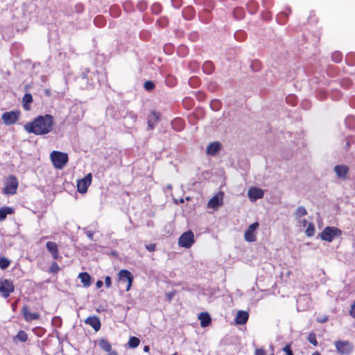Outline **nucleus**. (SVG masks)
<instances>
[{
	"label": "nucleus",
	"instance_id": "1",
	"mask_svg": "<svg viewBox=\"0 0 355 355\" xmlns=\"http://www.w3.org/2000/svg\"><path fill=\"white\" fill-rule=\"evenodd\" d=\"M53 125V117L50 114H45L44 116H37L32 122L26 123L24 128L29 133L42 135L51 132Z\"/></svg>",
	"mask_w": 355,
	"mask_h": 355
},
{
	"label": "nucleus",
	"instance_id": "2",
	"mask_svg": "<svg viewBox=\"0 0 355 355\" xmlns=\"http://www.w3.org/2000/svg\"><path fill=\"white\" fill-rule=\"evenodd\" d=\"M51 159L55 168L62 169L68 162L67 153L54 150L51 153Z\"/></svg>",
	"mask_w": 355,
	"mask_h": 355
},
{
	"label": "nucleus",
	"instance_id": "3",
	"mask_svg": "<svg viewBox=\"0 0 355 355\" xmlns=\"http://www.w3.org/2000/svg\"><path fill=\"white\" fill-rule=\"evenodd\" d=\"M334 345L336 352L340 355H349L354 350L353 344L348 340H336Z\"/></svg>",
	"mask_w": 355,
	"mask_h": 355
},
{
	"label": "nucleus",
	"instance_id": "4",
	"mask_svg": "<svg viewBox=\"0 0 355 355\" xmlns=\"http://www.w3.org/2000/svg\"><path fill=\"white\" fill-rule=\"evenodd\" d=\"M342 232L337 227H327L320 234V238L323 241L331 242L334 237L341 235Z\"/></svg>",
	"mask_w": 355,
	"mask_h": 355
},
{
	"label": "nucleus",
	"instance_id": "5",
	"mask_svg": "<svg viewBox=\"0 0 355 355\" xmlns=\"http://www.w3.org/2000/svg\"><path fill=\"white\" fill-rule=\"evenodd\" d=\"M194 242V234L191 230L184 232L178 239V245L185 248H190Z\"/></svg>",
	"mask_w": 355,
	"mask_h": 355
},
{
	"label": "nucleus",
	"instance_id": "6",
	"mask_svg": "<svg viewBox=\"0 0 355 355\" xmlns=\"http://www.w3.org/2000/svg\"><path fill=\"white\" fill-rule=\"evenodd\" d=\"M18 187V181L14 176H9L5 182V187L3 189V193L6 195H13L16 193Z\"/></svg>",
	"mask_w": 355,
	"mask_h": 355
},
{
	"label": "nucleus",
	"instance_id": "7",
	"mask_svg": "<svg viewBox=\"0 0 355 355\" xmlns=\"http://www.w3.org/2000/svg\"><path fill=\"white\" fill-rule=\"evenodd\" d=\"M14 291L15 286L11 280L6 279L0 280V293L4 298L8 297Z\"/></svg>",
	"mask_w": 355,
	"mask_h": 355
},
{
	"label": "nucleus",
	"instance_id": "8",
	"mask_svg": "<svg viewBox=\"0 0 355 355\" xmlns=\"http://www.w3.org/2000/svg\"><path fill=\"white\" fill-rule=\"evenodd\" d=\"M259 224L255 222L251 224L244 233V239L248 242H254L257 239L256 230L258 229Z\"/></svg>",
	"mask_w": 355,
	"mask_h": 355
},
{
	"label": "nucleus",
	"instance_id": "9",
	"mask_svg": "<svg viewBox=\"0 0 355 355\" xmlns=\"http://www.w3.org/2000/svg\"><path fill=\"white\" fill-rule=\"evenodd\" d=\"M92 178V174L88 173L84 178L78 181L77 190L79 193H86L88 187L91 184Z\"/></svg>",
	"mask_w": 355,
	"mask_h": 355
},
{
	"label": "nucleus",
	"instance_id": "10",
	"mask_svg": "<svg viewBox=\"0 0 355 355\" xmlns=\"http://www.w3.org/2000/svg\"><path fill=\"white\" fill-rule=\"evenodd\" d=\"M264 191L259 187H252L248 191V196L251 202H255L263 197Z\"/></svg>",
	"mask_w": 355,
	"mask_h": 355
},
{
	"label": "nucleus",
	"instance_id": "11",
	"mask_svg": "<svg viewBox=\"0 0 355 355\" xmlns=\"http://www.w3.org/2000/svg\"><path fill=\"white\" fill-rule=\"evenodd\" d=\"M19 116V112L11 111L6 112L2 114L1 119L6 125H11L15 123Z\"/></svg>",
	"mask_w": 355,
	"mask_h": 355
},
{
	"label": "nucleus",
	"instance_id": "12",
	"mask_svg": "<svg viewBox=\"0 0 355 355\" xmlns=\"http://www.w3.org/2000/svg\"><path fill=\"white\" fill-rule=\"evenodd\" d=\"M119 277L121 281L128 283L126 291H128L132 284L134 279L133 275L127 270H121L119 272Z\"/></svg>",
	"mask_w": 355,
	"mask_h": 355
},
{
	"label": "nucleus",
	"instance_id": "13",
	"mask_svg": "<svg viewBox=\"0 0 355 355\" xmlns=\"http://www.w3.org/2000/svg\"><path fill=\"white\" fill-rule=\"evenodd\" d=\"M223 198V193L220 192L217 195L212 197L207 203V207L211 209H216L218 207L222 205Z\"/></svg>",
	"mask_w": 355,
	"mask_h": 355
},
{
	"label": "nucleus",
	"instance_id": "14",
	"mask_svg": "<svg viewBox=\"0 0 355 355\" xmlns=\"http://www.w3.org/2000/svg\"><path fill=\"white\" fill-rule=\"evenodd\" d=\"M85 323L92 327L93 329L98 331L101 329V322L97 316H90L85 320Z\"/></svg>",
	"mask_w": 355,
	"mask_h": 355
},
{
	"label": "nucleus",
	"instance_id": "15",
	"mask_svg": "<svg viewBox=\"0 0 355 355\" xmlns=\"http://www.w3.org/2000/svg\"><path fill=\"white\" fill-rule=\"evenodd\" d=\"M249 318V314L245 311H239L235 318V322L237 324H245Z\"/></svg>",
	"mask_w": 355,
	"mask_h": 355
},
{
	"label": "nucleus",
	"instance_id": "16",
	"mask_svg": "<svg viewBox=\"0 0 355 355\" xmlns=\"http://www.w3.org/2000/svg\"><path fill=\"white\" fill-rule=\"evenodd\" d=\"M348 170V167L345 165H338L334 167V171L337 177L342 179H346Z\"/></svg>",
	"mask_w": 355,
	"mask_h": 355
},
{
	"label": "nucleus",
	"instance_id": "17",
	"mask_svg": "<svg viewBox=\"0 0 355 355\" xmlns=\"http://www.w3.org/2000/svg\"><path fill=\"white\" fill-rule=\"evenodd\" d=\"M46 248L48 251L51 254L53 259H57L59 257L58 245L55 242H47Z\"/></svg>",
	"mask_w": 355,
	"mask_h": 355
},
{
	"label": "nucleus",
	"instance_id": "18",
	"mask_svg": "<svg viewBox=\"0 0 355 355\" xmlns=\"http://www.w3.org/2000/svg\"><path fill=\"white\" fill-rule=\"evenodd\" d=\"M23 315L26 320L31 321L39 318L40 315L37 313H31L27 306L23 308Z\"/></svg>",
	"mask_w": 355,
	"mask_h": 355
},
{
	"label": "nucleus",
	"instance_id": "19",
	"mask_svg": "<svg viewBox=\"0 0 355 355\" xmlns=\"http://www.w3.org/2000/svg\"><path fill=\"white\" fill-rule=\"evenodd\" d=\"M202 327H206L211 323L210 315L207 313H200L198 315Z\"/></svg>",
	"mask_w": 355,
	"mask_h": 355
},
{
	"label": "nucleus",
	"instance_id": "20",
	"mask_svg": "<svg viewBox=\"0 0 355 355\" xmlns=\"http://www.w3.org/2000/svg\"><path fill=\"white\" fill-rule=\"evenodd\" d=\"M159 118V114L154 112L151 114L150 116L148 117V127L149 129L152 130L153 129L155 123L158 121Z\"/></svg>",
	"mask_w": 355,
	"mask_h": 355
},
{
	"label": "nucleus",
	"instance_id": "21",
	"mask_svg": "<svg viewBox=\"0 0 355 355\" xmlns=\"http://www.w3.org/2000/svg\"><path fill=\"white\" fill-rule=\"evenodd\" d=\"M220 148V144L214 142L210 144L207 148V153L210 155H214Z\"/></svg>",
	"mask_w": 355,
	"mask_h": 355
},
{
	"label": "nucleus",
	"instance_id": "22",
	"mask_svg": "<svg viewBox=\"0 0 355 355\" xmlns=\"http://www.w3.org/2000/svg\"><path fill=\"white\" fill-rule=\"evenodd\" d=\"M78 277L80 279L81 282L83 283V284L85 287H88L90 286L91 277L87 272H81L79 274Z\"/></svg>",
	"mask_w": 355,
	"mask_h": 355
},
{
	"label": "nucleus",
	"instance_id": "23",
	"mask_svg": "<svg viewBox=\"0 0 355 355\" xmlns=\"http://www.w3.org/2000/svg\"><path fill=\"white\" fill-rule=\"evenodd\" d=\"M14 213V209L11 207H4L0 209V220L6 219L8 214Z\"/></svg>",
	"mask_w": 355,
	"mask_h": 355
},
{
	"label": "nucleus",
	"instance_id": "24",
	"mask_svg": "<svg viewBox=\"0 0 355 355\" xmlns=\"http://www.w3.org/2000/svg\"><path fill=\"white\" fill-rule=\"evenodd\" d=\"M98 345L105 352H110L112 349L111 344L106 339H100L98 341Z\"/></svg>",
	"mask_w": 355,
	"mask_h": 355
},
{
	"label": "nucleus",
	"instance_id": "25",
	"mask_svg": "<svg viewBox=\"0 0 355 355\" xmlns=\"http://www.w3.org/2000/svg\"><path fill=\"white\" fill-rule=\"evenodd\" d=\"M307 214L306 209L303 206L298 207L294 213L295 217L298 219Z\"/></svg>",
	"mask_w": 355,
	"mask_h": 355
},
{
	"label": "nucleus",
	"instance_id": "26",
	"mask_svg": "<svg viewBox=\"0 0 355 355\" xmlns=\"http://www.w3.org/2000/svg\"><path fill=\"white\" fill-rule=\"evenodd\" d=\"M137 116L133 114H128L124 117L125 124L126 125H131L134 124L137 121Z\"/></svg>",
	"mask_w": 355,
	"mask_h": 355
},
{
	"label": "nucleus",
	"instance_id": "27",
	"mask_svg": "<svg viewBox=\"0 0 355 355\" xmlns=\"http://www.w3.org/2000/svg\"><path fill=\"white\" fill-rule=\"evenodd\" d=\"M23 105L25 110H28L29 106L28 104L31 103L33 101V97L30 94H26L23 97Z\"/></svg>",
	"mask_w": 355,
	"mask_h": 355
},
{
	"label": "nucleus",
	"instance_id": "28",
	"mask_svg": "<svg viewBox=\"0 0 355 355\" xmlns=\"http://www.w3.org/2000/svg\"><path fill=\"white\" fill-rule=\"evenodd\" d=\"M140 343V340L138 338L132 336L130 338L128 345L130 348H135L139 346Z\"/></svg>",
	"mask_w": 355,
	"mask_h": 355
},
{
	"label": "nucleus",
	"instance_id": "29",
	"mask_svg": "<svg viewBox=\"0 0 355 355\" xmlns=\"http://www.w3.org/2000/svg\"><path fill=\"white\" fill-rule=\"evenodd\" d=\"M16 338L21 342H26L27 340V334L24 331H19L16 336Z\"/></svg>",
	"mask_w": 355,
	"mask_h": 355
},
{
	"label": "nucleus",
	"instance_id": "30",
	"mask_svg": "<svg viewBox=\"0 0 355 355\" xmlns=\"http://www.w3.org/2000/svg\"><path fill=\"white\" fill-rule=\"evenodd\" d=\"M10 263V261L8 259L4 257L0 258V268L1 269L4 270L7 268L9 266Z\"/></svg>",
	"mask_w": 355,
	"mask_h": 355
},
{
	"label": "nucleus",
	"instance_id": "31",
	"mask_svg": "<svg viewBox=\"0 0 355 355\" xmlns=\"http://www.w3.org/2000/svg\"><path fill=\"white\" fill-rule=\"evenodd\" d=\"M315 233V227L313 223H310L306 230V234L308 236H313Z\"/></svg>",
	"mask_w": 355,
	"mask_h": 355
},
{
	"label": "nucleus",
	"instance_id": "32",
	"mask_svg": "<svg viewBox=\"0 0 355 355\" xmlns=\"http://www.w3.org/2000/svg\"><path fill=\"white\" fill-rule=\"evenodd\" d=\"M144 86L146 90L150 91L154 88L155 85L152 81H146V82H145Z\"/></svg>",
	"mask_w": 355,
	"mask_h": 355
},
{
	"label": "nucleus",
	"instance_id": "33",
	"mask_svg": "<svg viewBox=\"0 0 355 355\" xmlns=\"http://www.w3.org/2000/svg\"><path fill=\"white\" fill-rule=\"evenodd\" d=\"M284 352H286V355H293L291 349L290 345H287L283 348Z\"/></svg>",
	"mask_w": 355,
	"mask_h": 355
},
{
	"label": "nucleus",
	"instance_id": "34",
	"mask_svg": "<svg viewBox=\"0 0 355 355\" xmlns=\"http://www.w3.org/2000/svg\"><path fill=\"white\" fill-rule=\"evenodd\" d=\"M175 295V291L169 292L166 294V297L168 300V301H171Z\"/></svg>",
	"mask_w": 355,
	"mask_h": 355
},
{
	"label": "nucleus",
	"instance_id": "35",
	"mask_svg": "<svg viewBox=\"0 0 355 355\" xmlns=\"http://www.w3.org/2000/svg\"><path fill=\"white\" fill-rule=\"evenodd\" d=\"M349 313L353 318H355V301L354 302L351 306Z\"/></svg>",
	"mask_w": 355,
	"mask_h": 355
},
{
	"label": "nucleus",
	"instance_id": "36",
	"mask_svg": "<svg viewBox=\"0 0 355 355\" xmlns=\"http://www.w3.org/2000/svg\"><path fill=\"white\" fill-rule=\"evenodd\" d=\"M146 248L150 252H153L155 250V244L146 245Z\"/></svg>",
	"mask_w": 355,
	"mask_h": 355
},
{
	"label": "nucleus",
	"instance_id": "37",
	"mask_svg": "<svg viewBox=\"0 0 355 355\" xmlns=\"http://www.w3.org/2000/svg\"><path fill=\"white\" fill-rule=\"evenodd\" d=\"M105 284L107 287H110L111 286L112 282L111 278L107 276L105 279Z\"/></svg>",
	"mask_w": 355,
	"mask_h": 355
},
{
	"label": "nucleus",
	"instance_id": "38",
	"mask_svg": "<svg viewBox=\"0 0 355 355\" xmlns=\"http://www.w3.org/2000/svg\"><path fill=\"white\" fill-rule=\"evenodd\" d=\"M254 355H265V352L263 349H256Z\"/></svg>",
	"mask_w": 355,
	"mask_h": 355
},
{
	"label": "nucleus",
	"instance_id": "39",
	"mask_svg": "<svg viewBox=\"0 0 355 355\" xmlns=\"http://www.w3.org/2000/svg\"><path fill=\"white\" fill-rule=\"evenodd\" d=\"M87 236L89 239L93 240L94 233L92 231H88L87 232Z\"/></svg>",
	"mask_w": 355,
	"mask_h": 355
},
{
	"label": "nucleus",
	"instance_id": "40",
	"mask_svg": "<svg viewBox=\"0 0 355 355\" xmlns=\"http://www.w3.org/2000/svg\"><path fill=\"white\" fill-rule=\"evenodd\" d=\"M96 286L98 288H100L103 286V282L101 280L97 281Z\"/></svg>",
	"mask_w": 355,
	"mask_h": 355
},
{
	"label": "nucleus",
	"instance_id": "41",
	"mask_svg": "<svg viewBox=\"0 0 355 355\" xmlns=\"http://www.w3.org/2000/svg\"><path fill=\"white\" fill-rule=\"evenodd\" d=\"M309 341H310L312 344H313L314 345H317V344H318V343H317V341H316L315 338H313V339L310 338V339H309Z\"/></svg>",
	"mask_w": 355,
	"mask_h": 355
},
{
	"label": "nucleus",
	"instance_id": "42",
	"mask_svg": "<svg viewBox=\"0 0 355 355\" xmlns=\"http://www.w3.org/2000/svg\"><path fill=\"white\" fill-rule=\"evenodd\" d=\"M327 318L324 317V318H321L320 320L318 319V321L320 322H324L327 321Z\"/></svg>",
	"mask_w": 355,
	"mask_h": 355
},
{
	"label": "nucleus",
	"instance_id": "43",
	"mask_svg": "<svg viewBox=\"0 0 355 355\" xmlns=\"http://www.w3.org/2000/svg\"><path fill=\"white\" fill-rule=\"evenodd\" d=\"M109 352L108 355H117L116 352L112 351V349L110 352Z\"/></svg>",
	"mask_w": 355,
	"mask_h": 355
},
{
	"label": "nucleus",
	"instance_id": "44",
	"mask_svg": "<svg viewBox=\"0 0 355 355\" xmlns=\"http://www.w3.org/2000/svg\"><path fill=\"white\" fill-rule=\"evenodd\" d=\"M149 349H150L149 346H148V345L144 346V351L145 352H149Z\"/></svg>",
	"mask_w": 355,
	"mask_h": 355
},
{
	"label": "nucleus",
	"instance_id": "45",
	"mask_svg": "<svg viewBox=\"0 0 355 355\" xmlns=\"http://www.w3.org/2000/svg\"><path fill=\"white\" fill-rule=\"evenodd\" d=\"M312 355H321L319 352H315Z\"/></svg>",
	"mask_w": 355,
	"mask_h": 355
},
{
	"label": "nucleus",
	"instance_id": "46",
	"mask_svg": "<svg viewBox=\"0 0 355 355\" xmlns=\"http://www.w3.org/2000/svg\"><path fill=\"white\" fill-rule=\"evenodd\" d=\"M45 92H46V94L47 95H49V89H46V90L45 91Z\"/></svg>",
	"mask_w": 355,
	"mask_h": 355
},
{
	"label": "nucleus",
	"instance_id": "47",
	"mask_svg": "<svg viewBox=\"0 0 355 355\" xmlns=\"http://www.w3.org/2000/svg\"><path fill=\"white\" fill-rule=\"evenodd\" d=\"M303 222H304V224L305 225V224H306V220H304V221H303Z\"/></svg>",
	"mask_w": 355,
	"mask_h": 355
},
{
	"label": "nucleus",
	"instance_id": "48",
	"mask_svg": "<svg viewBox=\"0 0 355 355\" xmlns=\"http://www.w3.org/2000/svg\"><path fill=\"white\" fill-rule=\"evenodd\" d=\"M54 265H55V266L57 268H58V265H57L56 263H55Z\"/></svg>",
	"mask_w": 355,
	"mask_h": 355
}]
</instances>
